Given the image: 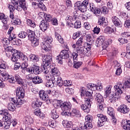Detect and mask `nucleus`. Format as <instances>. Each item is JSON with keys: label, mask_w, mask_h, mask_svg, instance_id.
<instances>
[{"label": "nucleus", "mask_w": 130, "mask_h": 130, "mask_svg": "<svg viewBox=\"0 0 130 130\" xmlns=\"http://www.w3.org/2000/svg\"><path fill=\"white\" fill-rule=\"evenodd\" d=\"M17 97L11 99L13 103H9L7 106L8 109L10 111L14 112L16 110V106L17 107H20L21 105L24 103V101L22 100L25 96V90L23 87H18L16 91Z\"/></svg>", "instance_id": "nucleus-1"}, {"label": "nucleus", "mask_w": 130, "mask_h": 130, "mask_svg": "<svg viewBox=\"0 0 130 130\" xmlns=\"http://www.w3.org/2000/svg\"><path fill=\"white\" fill-rule=\"evenodd\" d=\"M115 92H112L109 93V101L111 103H114L117 99L120 98L121 94L125 91L124 86L121 82H118L114 86Z\"/></svg>", "instance_id": "nucleus-2"}, {"label": "nucleus", "mask_w": 130, "mask_h": 130, "mask_svg": "<svg viewBox=\"0 0 130 130\" xmlns=\"http://www.w3.org/2000/svg\"><path fill=\"white\" fill-rule=\"evenodd\" d=\"M52 57L50 55L44 56L43 58V62L42 63V71L44 74L47 75L49 73V70L47 69L48 67H52Z\"/></svg>", "instance_id": "nucleus-3"}, {"label": "nucleus", "mask_w": 130, "mask_h": 130, "mask_svg": "<svg viewBox=\"0 0 130 130\" xmlns=\"http://www.w3.org/2000/svg\"><path fill=\"white\" fill-rule=\"evenodd\" d=\"M112 43V40H105V37L103 36L99 37L95 42V45L97 47L103 46V48L105 49L108 47L109 44Z\"/></svg>", "instance_id": "nucleus-4"}, {"label": "nucleus", "mask_w": 130, "mask_h": 130, "mask_svg": "<svg viewBox=\"0 0 130 130\" xmlns=\"http://www.w3.org/2000/svg\"><path fill=\"white\" fill-rule=\"evenodd\" d=\"M11 3L14 6H17L18 4H19V6H17L16 10L18 12L22 11V10L26 11L27 10V4L25 0H11Z\"/></svg>", "instance_id": "nucleus-5"}, {"label": "nucleus", "mask_w": 130, "mask_h": 130, "mask_svg": "<svg viewBox=\"0 0 130 130\" xmlns=\"http://www.w3.org/2000/svg\"><path fill=\"white\" fill-rule=\"evenodd\" d=\"M28 34V38L29 41L31 42V45L33 47H36V46H38L39 45V41L37 38H35V34L34 31L28 29L27 30Z\"/></svg>", "instance_id": "nucleus-6"}, {"label": "nucleus", "mask_w": 130, "mask_h": 130, "mask_svg": "<svg viewBox=\"0 0 130 130\" xmlns=\"http://www.w3.org/2000/svg\"><path fill=\"white\" fill-rule=\"evenodd\" d=\"M52 38L51 37H47L45 39V41L41 44V46L42 49L45 51L50 50V44L52 43Z\"/></svg>", "instance_id": "nucleus-7"}, {"label": "nucleus", "mask_w": 130, "mask_h": 130, "mask_svg": "<svg viewBox=\"0 0 130 130\" xmlns=\"http://www.w3.org/2000/svg\"><path fill=\"white\" fill-rule=\"evenodd\" d=\"M70 57V50H63L56 57V59L58 63H61V59H67Z\"/></svg>", "instance_id": "nucleus-8"}, {"label": "nucleus", "mask_w": 130, "mask_h": 130, "mask_svg": "<svg viewBox=\"0 0 130 130\" xmlns=\"http://www.w3.org/2000/svg\"><path fill=\"white\" fill-rule=\"evenodd\" d=\"M93 119L91 117V115H87L85 117V122H84V125L83 126H81L80 128L83 130L90 129L93 127V125L92 124V121Z\"/></svg>", "instance_id": "nucleus-9"}, {"label": "nucleus", "mask_w": 130, "mask_h": 130, "mask_svg": "<svg viewBox=\"0 0 130 130\" xmlns=\"http://www.w3.org/2000/svg\"><path fill=\"white\" fill-rule=\"evenodd\" d=\"M61 109L63 111L61 113L62 115L67 116L68 114H66L65 113H69L70 111H71V109H72V104L70 102H64L62 106Z\"/></svg>", "instance_id": "nucleus-10"}, {"label": "nucleus", "mask_w": 130, "mask_h": 130, "mask_svg": "<svg viewBox=\"0 0 130 130\" xmlns=\"http://www.w3.org/2000/svg\"><path fill=\"white\" fill-rule=\"evenodd\" d=\"M27 71L29 74H35V75H39L42 72L39 69V66L35 64H32L31 67L28 68Z\"/></svg>", "instance_id": "nucleus-11"}, {"label": "nucleus", "mask_w": 130, "mask_h": 130, "mask_svg": "<svg viewBox=\"0 0 130 130\" xmlns=\"http://www.w3.org/2000/svg\"><path fill=\"white\" fill-rule=\"evenodd\" d=\"M97 116L99 118L98 126L101 127V126H103L105 122L107 121V118H106V116H104L102 114H99L97 115Z\"/></svg>", "instance_id": "nucleus-12"}, {"label": "nucleus", "mask_w": 130, "mask_h": 130, "mask_svg": "<svg viewBox=\"0 0 130 130\" xmlns=\"http://www.w3.org/2000/svg\"><path fill=\"white\" fill-rule=\"evenodd\" d=\"M92 102H88V101H85V104H82L80 107L85 113H89L90 112V108H91V105Z\"/></svg>", "instance_id": "nucleus-13"}, {"label": "nucleus", "mask_w": 130, "mask_h": 130, "mask_svg": "<svg viewBox=\"0 0 130 130\" xmlns=\"http://www.w3.org/2000/svg\"><path fill=\"white\" fill-rule=\"evenodd\" d=\"M75 9H77L79 11H80L81 13H85L87 12L88 8L84 6L81 2H77L74 5Z\"/></svg>", "instance_id": "nucleus-14"}, {"label": "nucleus", "mask_w": 130, "mask_h": 130, "mask_svg": "<svg viewBox=\"0 0 130 130\" xmlns=\"http://www.w3.org/2000/svg\"><path fill=\"white\" fill-rule=\"evenodd\" d=\"M48 69H51V73L54 78V81H56L55 80V78H57V77L60 75V73H59V71H58V69H57L55 67H53V65H52V67H47L48 70Z\"/></svg>", "instance_id": "nucleus-15"}, {"label": "nucleus", "mask_w": 130, "mask_h": 130, "mask_svg": "<svg viewBox=\"0 0 130 130\" xmlns=\"http://www.w3.org/2000/svg\"><path fill=\"white\" fill-rule=\"evenodd\" d=\"M81 4L83 6H85L87 9H89L92 13L94 12L95 10V5H94V4L93 3H89V0H84L82 3H81Z\"/></svg>", "instance_id": "nucleus-16"}, {"label": "nucleus", "mask_w": 130, "mask_h": 130, "mask_svg": "<svg viewBox=\"0 0 130 130\" xmlns=\"http://www.w3.org/2000/svg\"><path fill=\"white\" fill-rule=\"evenodd\" d=\"M64 114H68L67 116H76V117H81V112L79 110L76 109H73L71 112L69 113H64Z\"/></svg>", "instance_id": "nucleus-17"}, {"label": "nucleus", "mask_w": 130, "mask_h": 130, "mask_svg": "<svg viewBox=\"0 0 130 130\" xmlns=\"http://www.w3.org/2000/svg\"><path fill=\"white\" fill-rule=\"evenodd\" d=\"M94 10L93 11V14H100V13H102V14H104V15H106L108 12L107 11V8L106 7H103L101 9L96 8V7H94Z\"/></svg>", "instance_id": "nucleus-18"}, {"label": "nucleus", "mask_w": 130, "mask_h": 130, "mask_svg": "<svg viewBox=\"0 0 130 130\" xmlns=\"http://www.w3.org/2000/svg\"><path fill=\"white\" fill-rule=\"evenodd\" d=\"M39 27L42 31H46L49 27V23L46 20H43L41 21Z\"/></svg>", "instance_id": "nucleus-19"}, {"label": "nucleus", "mask_w": 130, "mask_h": 130, "mask_svg": "<svg viewBox=\"0 0 130 130\" xmlns=\"http://www.w3.org/2000/svg\"><path fill=\"white\" fill-rule=\"evenodd\" d=\"M32 6L35 9H37V8H39L41 10L43 11H45L46 10V7L45 5L42 2H40L39 3H37L36 2H32Z\"/></svg>", "instance_id": "nucleus-20"}, {"label": "nucleus", "mask_w": 130, "mask_h": 130, "mask_svg": "<svg viewBox=\"0 0 130 130\" xmlns=\"http://www.w3.org/2000/svg\"><path fill=\"white\" fill-rule=\"evenodd\" d=\"M112 22L116 27L121 28L122 27V23L117 17L114 16L112 18Z\"/></svg>", "instance_id": "nucleus-21"}, {"label": "nucleus", "mask_w": 130, "mask_h": 130, "mask_svg": "<svg viewBox=\"0 0 130 130\" xmlns=\"http://www.w3.org/2000/svg\"><path fill=\"white\" fill-rule=\"evenodd\" d=\"M93 91L92 90L87 91L85 92V101H88V102H92L93 101Z\"/></svg>", "instance_id": "nucleus-22"}, {"label": "nucleus", "mask_w": 130, "mask_h": 130, "mask_svg": "<svg viewBox=\"0 0 130 130\" xmlns=\"http://www.w3.org/2000/svg\"><path fill=\"white\" fill-rule=\"evenodd\" d=\"M39 96L43 101H47L49 99L48 95L44 90H41L39 91Z\"/></svg>", "instance_id": "nucleus-23"}, {"label": "nucleus", "mask_w": 130, "mask_h": 130, "mask_svg": "<svg viewBox=\"0 0 130 130\" xmlns=\"http://www.w3.org/2000/svg\"><path fill=\"white\" fill-rule=\"evenodd\" d=\"M118 111L121 112V113H123L125 114L126 113H128V111H129V109L127 108V106L125 105H122L120 106L118 109Z\"/></svg>", "instance_id": "nucleus-24"}, {"label": "nucleus", "mask_w": 130, "mask_h": 130, "mask_svg": "<svg viewBox=\"0 0 130 130\" xmlns=\"http://www.w3.org/2000/svg\"><path fill=\"white\" fill-rule=\"evenodd\" d=\"M94 99L97 102L98 104H101V103H103V101H104L103 96H102L100 93H96L94 94Z\"/></svg>", "instance_id": "nucleus-25"}, {"label": "nucleus", "mask_w": 130, "mask_h": 130, "mask_svg": "<svg viewBox=\"0 0 130 130\" xmlns=\"http://www.w3.org/2000/svg\"><path fill=\"white\" fill-rule=\"evenodd\" d=\"M21 68L22 69L21 72L22 74L25 75V74H26V72L28 73V70H29V68H28L27 62H22Z\"/></svg>", "instance_id": "nucleus-26"}, {"label": "nucleus", "mask_w": 130, "mask_h": 130, "mask_svg": "<svg viewBox=\"0 0 130 130\" xmlns=\"http://www.w3.org/2000/svg\"><path fill=\"white\" fill-rule=\"evenodd\" d=\"M34 113L35 115H37V116H38L40 118H42V119L45 117V115L41 113V110H40V109H35L34 111Z\"/></svg>", "instance_id": "nucleus-27"}, {"label": "nucleus", "mask_w": 130, "mask_h": 130, "mask_svg": "<svg viewBox=\"0 0 130 130\" xmlns=\"http://www.w3.org/2000/svg\"><path fill=\"white\" fill-rule=\"evenodd\" d=\"M62 124L64 127H67V128H71L73 126V122L68 121V120H63L62 122Z\"/></svg>", "instance_id": "nucleus-28"}, {"label": "nucleus", "mask_w": 130, "mask_h": 130, "mask_svg": "<svg viewBox=\"0 0 130 130\" xmlns=\"http://www.w3.org/2000/svg\"><path fill=\"white\" fill-rule=\"evenodd\" d=\"M54 83H55V81H54V78H53L52 80H47L45 83V85L46 87H53V86H54Z\"/></svg>", "instance_id": "nucleus-29"}, {"label": "nucleus", "mask_w": 130, "mask_h": 130, "mask_svg": "<svg viewBox=\"0 0 130 130\" xmlns=\"http://www.w3.org/2000/svg\"><path fill=\"white\" fill-rule=\"evenodd\" d=\"M41 105H42V103L36 99V101L32 103L31 107L32 108H37V107H41Z\"/></svg>", "instance_id": "nucleus-30"}, {"label": "nucleus", "mask_w": 130, "mask_h": 130, "mask_svg": "<svg viewBox=\"0 0 130 130\" xmlns=\"http://www.w3.org/2000/svg\"><path fill=\"white\" fill-rule=\"evenodd\" d=\"M29 58L31 61H32L33 62H37V61H39V56H38V55L30 54L29 55Z\"/></svg>", "instance_id": "nucleus-31"}, {"label": "nucleus", "mask_w": 130, "mask_h": 130, "mask_svg": "<svg viewBox=\"0 0 130 130\" xmlns=\"http://www.w3.org/2000/svg\"><path fill=\"white\" fill-rule=\"evenodd\" d=\"M3 70H7V63L4 60H0V72H3Z\"/></svg>", "instance_id": "nucleus-32"}, {"label": "nucleus", "mask_w": 130, "mask_h": 130, "mask_svg": "<svg viewBox=\"0 0 130 130\" xmlns=\"http://www.w3.org/2000/svg\"><path fill=\"white\" fill-rule=\"evenodd\" d=\"M43 82V80H42V78L39 76H35L32 80V83L34 84H41Z\"/></svg>", "instance_id": "nucleus-33"}, {"label": "nucleus", "mask_w": 130, "mask_h": 130, "mask_svg": "<svg viewBox=\"0 0 130 130\" xmlns=\"http://www.w3.org/2000/svg\"><path fill=\"white\" fill-rule=\"evenodd\" d=\"M15 79L16 80V81L18 84L19 85H23L24 84V81H23V79L21 78V77L18 74H15Z\"/></svg>", "instance_id": "nucleus-34"}, {"label": "nucleus", "mask_w": 130, "mask_h": 130, "mask_svg": "<svg viewBox=\"0 0 130 130\" xmlns=\"http://www.w3.org/2000/svg\"><path fill=\"white\" fill-rule=\"evenodd\" d=\"M55 37L58 40V41L61 44H63V39L61 37V36L58 34L57 31L55 32Z\"/></svg>", "instance_id": "nucleus-35"}, {"label": "nucleus", "mask_w": 130, "mask_h": 130, "mask_svg": "<svg viewBox=\"0 0 130 130\" xmlns=\"http://www.w3.org/2000/svg\"><path fill=\"white\" fill-rule=\"evenodd\" d=\"M1 73V75L2 76V79L3 81H8V79H9V76H10V75H9V74H8V73H7V72L5 71V72H0Z\"/></svg>", "instance_id": "nucleus-36"}, {"label": "nucleus", "mask_w": 130, "mask_h": 130, "mask_svg": "<svg viewBox=\"0 0 130 130\" xmlns=\"http://www.w3.org/2000/svg\"><path fill=\"white\" fill-rule=\"evenodd\" d=\"M19 59H20L22 62H28V57L23 53L19 54Z\"/></svg>", "instance_id": "nucleus-37"}, {"label": "nucleus", "mask_w": 130, "mask_h": 130, "mask_svg": "<svg viewBox=\"0 0 130 130\" xmlns=\"http://www.w3.org/2000/svg\"><path fill=\"white\" fill-rule=\"evenodd\" d=\"M55 80H56L57 84L58 86L60 87V88L63 86V81H62V79L61 77H57L56 78H55Z\"/></svg>", "instance_id": "nucleus-38"}, {"label": "nucleus", "mask_w": 130, "mask_h": 130, "mask_svg": "<svg viewBox=\"0 0 130 130\" xmlns=\"http://www.w3.org/2000/svg\"><path fill=\"white\" fill-rule=\"evenodd\" d=\"M26 23L28 26H29V27H31V28H35L36 27L35 22L31 19H26Z\"/></svg>", "instance_id": "nucleus-39"}, {"label": "nucleus", "mask_w": 130, "mask_h": 130, "mask_svg": "<svg viewBox=\"0 0 130 130\" xmlns=\"http://www.w3.org/2000/svg\"><path fill=\"white\" fill-rule=\"evenodd\" d=\"M3 120V121H12V115L8 112L6 115L4 116Z\"/></svg>", "instance_id": "nucleus-40"}, {"label": "nucleus", "mask_w": 130, "mask_h": 130, "mask_svg": "<svg viewBox=\"0 0 130 130\" xmlns=\"http://www.w3.org/2000/svg\"><path fill=\"white\" fill-rule=\"evenodd\" d=\"M111 88H112L111 86L110 85L106 87L105 89V98H107V97H108V95H109L110 93H112V92H111Z\"/></svg>", "instance_id": "nucleus-41"}, {"label": "nucleus", "mask_w": 130, "mask_h": 130, "mask_svg": "<svg viewBox=\"0 0 130 130\" xmlns=\"http://www.w3.org/2000/svg\"><path fill=\"white\" fill-rule=\"evenodd\" d=\"M76 52L79 55H81V54H86V51L84 50V48L83 47L77 48Z\"/></svg>", "instance_id": "nucleus-42"}, {"label": "nucleus", "mask_w": 130, "mask_h": 130, "mask_svg": "<svg viewBox=\"0 0 130 130\" xmlns=\"http://www.w3.org/2000/svg\"><path fill=\"white\" fill-rule=\"evenodd\" d=\"M51 116L53 119H57V118L59 117V116L56 113V110L55 109H54L51 111Z\"/></svg>", "instance_id": "nucleus-43"}, {"label": "nucleus", "mask_w": 130, "mask_h": 130, "mask_svg": "<svg viewBox=\"0 0 130 130\" xmlns=\"http://www.w3.org/2000/svg\"><path fill=\"white\" fill-rule=\"evenodd\" d=\"M3 127L5 129H9L10 128V126H11V124L12 123V121H3Z\"/></svg>", "instance_id": "nucleus-44"}, {"label": "nucleus", "mask_w": 130, "mask_h": 130, "mask_svg": "<svg viewBox=\"0 0 130 130\" xmlns=\"http://www.w3.org/2000/svg\"><path fill=\"white\" fill-rule=\"evenodd\" d=\"M63 105V102L61 100L57 101L56 103L54 104V106L55 108H59L60 107L62 109V106Z\"/></svg>", "instance_id": "nucleus-45"}, {"label": "nucleus", "mask_w": 130, "mask_h": 130, "mask_svg": "<svg viewBox=\"0 0 130 130\" xmlns=\"http://www.w3.org/2000/svg\"><path fill=\"white\" fill-rule=\"evenodd\" d=\"M20 59V54H15L14 55H12L11 57V60L14 62H17V61Z\"/></svg>", "instance_id": "nucleus-46"}, {"label": "nucleus", "mask_w": 130, "mask_h": 130, "mask_svg": "<svg viewBox=\"0 0 130 130\" xmlns=\"http://www.w3.org/2000/svg\"><path fill=\"white\" fill-rule=\"evenodd\" d=\"M105 33L106 34H111L114 32V29L110 27H107L104 30Z\"/></svg>", "instance_id": "nucleus-47"}, {"label": "nucleus", "mask_w": 130, "mask_h": 130, "mask_svg": "<svg viewBox=\"0 0 130 130\" xmlns=\"http://www.w3.org/2000/svg\"><path fill=\"white\" fill-rule=\"evenodd\" d=\"M83 64L82 61H78L77 60L74 61V68L75 69H79L81 66Z\"/></svg>", "instance_id": "nucleus-48"}, {"label": "nucleus", "mask_w": 130, "mask_h": 130, "mask_svg": "<svg viewBox=\"0 0 130 130\" xmlns=\"http://www.w3.org/2000/svg\"><path fill=\"white\" fill-rule=\"evenodd\" d=\"M83 43H84V37H81L76 42V44L77 46H82Z\"/></svg>", "instance_id": "nucleus-49"}, {"label": "nucleus", "mask_w": 130, "mask_h": 130, "mask_svg": "<svg viewBox=\"0 0 130 130\" xmlns=\"http://www.w3.org/2000/svg\"><path fill=\"white\" fill-rule=\"evenodd\" d=\"M44 18H45V21H46L47 22H51V20H52V16L50 15V14H44Z\"/></svg>", "instance_id": "nucleus-50"}, {"label": "nucleus", "mask_w": 130, "mask_h": 130, "mask_svg": "<svg viewBox=\"0 0 130 130\" xmlns=\"http://www.w3.org/2000/svg\"><path fill=\"white\" fill-rule=\"evenodd\" d=\"M107 113L109 114V115H110L112 117H113L114 116V112H113V108L112 107H109L108 108V111Z\"/></svg>", "instance_id": "nucleus-51"}, {"label": "nucleus", "mask_w": 130, "mask_h": 130, "mask_svg": "<svg viewBox=\"0 0 130 130\" xmlns=\"http://www.w3.org/2000/svg\"><path fill=\"white\" fill-rule=\"evenodd\" d=\"M11 41L9 40L8 38H4L2 40V43L4 45V46H7L10 44Z\"/></svg>", "instance_id": "nucleus-52"}, {"label": "nucleus", "mask_w": 130, "mask_h": 130, "mask_svg": "<svg viewBox=\"0 0 130 130\" xmlns=\"http://www.w3.org/2000/svg\"><path fill=\"white\" fill-rule=\"evenodd\" d=\"M27 35H28V34H27V32L25 31H21L18 34V37H19V38H21L23 39L24 38H26Z\"/></svg>", "instance_id": "nucleus-53"}, {"label": "nucleus", "mask_w": 130, "mask_h": 130, "mask_svg": "<svg viewBox=\"0 0 130 130\" xmlns=\"http://www.w3.org/2000/svg\"><path fill=\"white\" fill-rule=\"evenodd\" d=\"M123 128L125 130H130V120L126 121L125 125H123Z\"/></svg>", "instance_id": "nucleus-54"}, {"label": "nucleus", "mask_w": 130, "mask_h": 130, "mask_svg": "<svg viewBox=\"0 0 130 130\" xmlns=\"http://www.w3.org/2000/svg\"><path fill=\"white\" fill-rule=\"evenodd\" d=\"M102 89H103V87L101 85V83L99 84L98 85H95L94 89H93V91L98 90V91H102Z\"/></svg>", "instance_id": "nucleus-55"}, {"label": "nucleus", "mask_w": 130, "mask_h": 130, "mask_svg": "<svg viewBox=\"0 0 130 130\" xmlns=\"http://www.w3.org/2000/svg\"><path fill=\"white\" fill-rule=\"evenodd\" d=\"M121 84H122V85H123L124 89H125L124 91H125L126 88H130V78L128 79L127 80V81H125L124 82V84H122V83H121Z\"/></svg>", "instance_id": "nucleus-56"}, {"label": "nucleus", "mask_w": 130, "mask_h": 130, "mask_svg": "<svg viewBox=\"0 0 130 130\" xmlns=\"http://www.w3.org/2000/svg\"><path fill=\"white\" fill-rule=\"evenodd\" d=\"M84 47L86 49L87 51H90L92 48V45L88 43H85L84 44Z\"/></svg>", "instance_id": "nucleus-57"}, {"label": "nucleus", "mask_w": 130, "mask_h": 130, "mask_svg": "<svg viewBox=\"0 0 130 130\" xmlns=\"http://www.w3.org/2000/svg\"><path fill=\"white\" fill-rule=\"evenodd\" d=\"M95 85L94 84L89 83L87 85V87L89 89V91H94L93 89H95Z\"/></svg>", "instance_id": "nucleus-58"}, {"label": "nucleus", "mask_w": 130, "mask_h": 130, "mask_svg": "<svg viewBox=\"0 0 130 130\" xmlns=\"http://www.w3.org/2000/svg\"><path fill=\"white\" fill-rule=\"evenodd\" d=\"M79 56L78 53L77 52H73L72 53V57L73 58L74 61L75 60H78V56Z\"/></svg>", "instance_id": "nucleus-59"}, {"label": "nucleus", "mask_w": 130, "mask_h": 130, "mask_svg": "<svg viewBox=\"0 0 130 130\" xmlns=\"http://www.w3.org/2000/svg\"><path fill=\"white\" fill-rule=\"evenodd\" d=\"M74 28H75V29H78L81 27L82 25L81 24V22L79 21H77L75 22L74 24H73Z\"/></svg>", "instance_id": "nucleus-60"}, {"label": "nucleus", "mask_w": 130, "mask_h": 130, "mask_svg": "<svg viewBox=\"0 0 130 130\" xmlns=\"http://www.w3.org/2000/svg\"><path fill=\"white\" fill-rule=\"evenodd\" d=\"M71 85L72 82L70 81L64 80L63 81V86H64V87H71Z\"/></svg>", "instance_id": "nucleus-61"}, {"label": "nucleus", "mask_w": 130, "mask_h": 130, "mask_svg": "<svg viewBox=\"0 0 130 130\" xmlns=\"http://www.w3.org/2000/svg\"><path fill=\"white\" fill-rule=\"evenodd\" d=\"M8 82L9 83L14 84L16 81L15 80V78L13 76H9L8 77Z\"/></svg>", "instance_id": "nucleus-62"}, {"label": "nucleus", "mask_w": 130, "mask_h": 130, "mask_svg": "<svg viewBox=\"0 0 130 130\" xmlns=\"http://www.w3.org/2000/svg\"><path fill=\"white\" fill-rule=\"evenodd\" d=\"M34 78L35 76L33 73H30L26 76V79H27V80H32V82H33V79H34Z\"/></svg>", "instance_id": "nucleus-63"}, {"label": "nucleus", "mask_w": 130, "mask_h": 130, "mask_svg": "<svg viewBox=\"0 0 130 130\" xmlns=\"http://www.w3.org/2000/svg\"><path fill=\"white\" fill-rule=\"evenodd\" d=\"M126 49L127 51L126 58L130 59V44L127 45Z\"/></svg>", "instance_id": "nucleus-64"}]
</instances>
